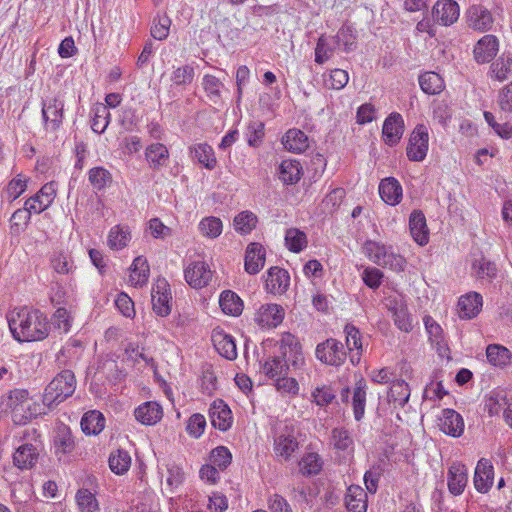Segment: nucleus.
Returning a JSON list of instances; mask_svg holds the SVG:
<instances>
[{
	"mask_svg": "<svg viewBox=\"0 0 512 512\" xmlns=\"http://www.w3.org/2000/svg\"><path fill=\"white\" fill-rule=\"evenodd\" d=\"M10 331L19 342L41 341L49 334L46 315L38 309L21 308L8 319Z\"/></svg>",
	"mask_w": 512,
	"mask_h": 512,
	"instance_id": "obj_1",
	"label": "nucleus"
},
{
	"mask_svg": "<svg viewBox=\"0 0 512 512\" xmlns=\"http://www.w3.org/2000/svg\"><path fill=\"white\" fill-rule=\"evenodd\" d=\"M76 380L71 370L58 373L45 388L43 405L51 408L66 400L75 391Z\"/></svg>",
	"mask_w": 512,
	"mask_h": 512,
	"instance_id": "obj_2",
	"label": "nucleus"
},
{
	"mask_svg": "<svg viewBox=\"0 0 512 512\" xmlns=\"http://www.w3.org/2000/svg\"><path fill=\"white\" fill-rule=\"evenodd\" d=\"M364 250L370 260L375 264L389 268L395 272H402L406 266V260L400 254L393 251L391 246H386L375 241H366Z\"/></svg>",
	"mask_w": 512,
	"mask_h": 512,
	"instance_id": "obj_3",
	"label": "nucleus"
},
{
	"mask_svg": "<svg viewBox=\"0 0 512 512\" xmlns=\"http://www.w3.org/2000/svg\"><path fill=\"white\" fill-rule=\"evenodd\" d=\"M22 439L24 443L17 448L13 455L14 464L20 469L32 468L37 462L41 449L40 434L34 428L27 429L24 431Z\"/></svg>",
	"mask_w": 512,
	"mask_h": 512,
	"instance_id": "obj_4",
	"label": "nucleus"
},
{
	"mask_svg": "<svg viewBox=\"0 0 512 512\" xmlns=\"http://www.w3.org/2000/svg\"><path fill=\"white\" fill-rule=\"evenodd\" d=\"M315 356L323 364L339 367L345 363L347 353L341 341L328 338L317 344Z\"/></svg>",
	"mask_w": 512,
	"mask_h": 512,
	"instance_id": "obj_5",
	"label": "nucleus"
},
{
	"mask_svg": "<svg viewBox=\"0 0 512 512\" xmlns=\"http://www.w3.org/2000/svg\"><path fill=\"white\" fill-rule=\"evenodd\" d=\"M29 392L26 389H14L4 394L0 398V407L4 411L12 413V419L15 424L21 425L23 419L24 407L28 402Z\"/></svg>",
	"mask_w": 512,
	"mask_h": 512,
	"instance_id": "obj_6",
	"label": "nucleus"
},
{
	"mask_svg": "<svg viewBox=\"0 0 512 512\" xmlns=\"http://www.w3.org/2000/svg\"><path fill=\"white\" fill-rule=\"evenodd\" d=\"M428 131L424 125H417L410 135L409 143L406 149L407 157L410 161H423L428 151Z\"/></svg>",
	"mask_w": 512,
	"mask_h": 512,
	"instance_id": "obj_7",
	"label": "nucleus"
},
{
	"mask_svg": "<svg viewBox=\"0 0 512 512\" xmlns=\"http://www.w3.org/2000/svg\"><path fill=\"white\" fill-rule=\"evenodd\" d=\"M153 311L161 317H166L171 313V291L166 279L158 278L153 285L152 292Z\"/></svg>",
	"mask_w": 512,
	"mask_h": 512,
	"instance_id": "obj_8",
	"label": "nucleus"
},
{
	"mask_svg": "<svg viewBox=\"0 0 512 512\" xmlns=\"http://www.w3.org/2000/svg\"><path fill=\"white\" fill-rule=\"evenodd\" d=\"M42 118L47 131H57L64 118V101L58 96L43 101Z\"/></svg>",
	"mask_w": 512,
	"mask_h": 512,
	"instance_id": "obj_9",
	"label": "nucleus"
},
{
	"mask_svg": "<svg viewBox=\"0 0 512 512\" xmlns=\"http://www.w3.org/2000/svg\"><path fill=\"white\" fill-rule=\"evenodd\" d=\"M465 17L468 27L475 31L486 32L492 28V14L481 4L469 6L465 12Z\"/></svg>",
	"mask_w": 512,
	"mask_h": 512,
	"instance_id": "obj_10",
	"label": "nucleus"
},
{
	"mask_svg": "<svg viewBox=\"0 0 512 512\" xmlns=\"http://www.w3.org/2000/svg\"><path fill=\"white\" fill-rule=\"evenodd\" d=\"M209 418L214 428L227 431L233 423V416L229 406L222 399H215L209 407Z\"/></svg>",
	"mask_w": 512,
	"mask_h": 512,
	"instance_id": "obj_11",
	"label": "nucleus"
},
{
	"mask_svg": "<svg viewBox=\"0 0 512 512\" xmlns=\"http://www.w3.org/2000/svg\"><path fill=\"white\" fill-rule=\"evenodd\" d=\"M284 309L278 304H264L255 314V322L261 327H277L284 319Z\"/></svg>",
	"mask_w": 512,
	"mask_h": 512,
	"instance_id": "obj_12",
	"label": "nucleus"
},
{
	"mask_svg": "<svg viewBox=\"0 0 512 512\" xmlns=\"http://www.w3.org/2000/svg\"><path fill=\"white\" fill-rule=\"evenodd\" d=\"M404 133V120L401 114L391 113L384 121L382 128L383 140L393 146L399 142Z\"/></svg>",
	"mask_w": 512,
	"mask_h": 512,
	"instance_id": "obj_13",
	"label": "nucleus"
},
{
	"mask_svg": "<svg viewBox=\"0 0 512 512\" xmlns=\"http://www.w3.org/2000/svg\"><path fill=\"white\" fill-rule=\"evenodd\" d=\"M499 42L494 35H485L474 46V59L478 64L489 63L498 52Z\"/></svg>",
	"mask_w": 512,
	"mask_h": 512,
	"instance_id": "obj_14",
	"label": "nucleus"
},
{
	"mask_svg": "<svg viewBox=\"0 0 512 512\" xmlns=\"http://www.w3.org/2000/svg\"><path fill=\"white\" fill-rule=\"evenodd\" d=\"M187 283L194 288H202L212 277L209 266L203 261L190 264L184 271Z\"/></svg>",
	"mask_w": 512,
	"mask_h": 512,
	"instance_id": "obj_15",
	"label": "nucleus"
},
{
	"mask_svg": "<svg viewBox=\"0 0 512 512\" xmlns=\"http://www.w3.org/2000/svg\"><path fill=\"white\" fill-rule=\"evenodd\" d=\"M459 5L454 0H439L433 7V15L441 25H451L459 18Z\"/></svg>",
	"mask_w": 512,
	"mask_h": 512,
	"instance_id": "obj_16",
	"label": "nucleus"
},
{
	"mask_svg": "<svg viewBox=\"0 0 512 512\" xmlns=\"http://www.w3.org/2000/svg\"><path fill=\"white\" fill-rule=\"evenodd\" d=\"M494 480V468L492 463L485 458H481L475 468L474 486L480 493H487Z\"/></svg>",
	"mask_w": 512,
	"mask_h": 512,
	"instance_id": "obj_17",
	"label": "nucleus"
},
{
	"mask_svg": "<svg viewBox=\"0 0 512 512\" xmlns=\"http://www.w3.org/2000/svg\"><path fill=\"white\" fill-rule=\"evenodd\" d=\"M55 194L53 183H46L34 196L26 200V205H28L30 211L40 214L52 204Z\"/></svg>",
	"mask_w": 512,
	"mask_h": 512,
	"instance_id": "obj_18",
	"label": "nucleus"
},
{
	"mask_svg": "<svg viewBox=\"0 0 512 512\" xmlns=\"http://www.w3.org/2000/svg\"><path fill=\"white\" fill-rule=\"evenodd\" d=\"M440 429L452 437H460L464 432V420L462 416L453 409H444L440 417Z\"/></svg>",
	"mask_w": 512,
	"mask_h": 512,
	"instance_id": "obj_19",
	"label": "nucleus"
},
{
	"mask_svg": "<svg viewBox=\"0 0 512 512\" xmlns=\"http://www.w3.org/2000/svg\"><path fill=\"white\" fill-rule=\"evenodd\" d=\"M266 250L257 242L250 243L245 252V271L257 274L265 264Z\"/></svg>",
	"mask_w": 512,
	"mask_h": 512,
	"instance_id": "obj_20",
	"label": "nucleus"
},
{
	"mask_svg": "<svg viewBox=\"0 0 512 512\" xmlns=\"http://www.w3.org/2000/svg\"><path fill=\"white\" fill-rule=\"evenodd\" d=\"M266 289L273 294H283L290 284V276L285 269L271 267L267 272Z\"/></svg>",
	"mask_w": 512,
	"mask_h": 512,
	"instance_id": "obj_21",
	"label": "nucleus"
},
{
	"mask_svg": "<svg viewBox=\"0 0 512 512\" xmlns=\"http://www.w3.org/2000/svg\"><path fill=\"white\" fill-rule=\"evenodd\" d=\"M467 468L461 463H453L448 469V489L453 495H460L467 484Z\"/></svg>",
	"mask_w": 512,
	"mask_h": 512,
	"instance_id": "obj_22",
	"label": "nucleus"
},
{
	"mask_svg": "<svg viewBox=\"0 0 512 512\" xmlns=\"http://www.w3.org/2000/svg\"><path fill=\"white\" fill-rule=\"evenodd\" d=\"M134 415L137 421L143 425H154L163 416L162 407L155 401H148L138 406Z\"/></svg>",
	"mask_w": 512,
	"mask_h": 512,
	"instance_id": "obj_23",
	"label": "nucleus"
},
{
	"mask_svg": "<svg viewBox=\"0 0 512 512\" xmlns=\"http://www.w3.org/2000/svg\"><path fill=\"white\" fill-rule=\"evenodd\" d=\"M409 228L413 239L421 246L429 241L426 218L422 211L414 210L409 218Z\"/></svg>",
	"mask_w": 512,
	"mask_h": 512,
	"instance_id": "obj_24",
	"label": "nucleus"
},
{
	"mask_svg": "<svg viewBox=\"0 0 512 512\" xmlns=\"http://www.w3.org/2000/svg\"><path fill=\"white\" fill-rule=\"evenodd\" d=\"M282 143L289 152L300 154L309 147V138L302 130L293 128L285 133Z\"/></svg>",
	"mask_w": 512,
	"mask_h": 512,
	"instance_id": "obj_25",
	"label": "nucleus"
},
{
	"mask_svg": "<svg viewBox=\"0 0 512 512\" xmlns=\"http://www.w3.org/2000/svg\"><path fill=\"white\" fill-rule=\"evenodd\" d=\"M345 504L349 512H367V492L358 485L349 486Z\"/></svg>",
	"mask_w": 512,
	"mask_h": 512,
	"instance_id": "obj_26",
	"label": "nucleus"
},
{
	"mask_svg": "<svg viewBox=\"0 0 512 512\" xmlns=\"http://www.w3.org/2000/svg\"><path fill=\"white\" fill-rule=\"evenodd\" d=\"M344 332L346 334V346L350 351V361L353 365H357L360 362L362 353L360 332L351 324H347L345 326Z\"/></svg>",
	"mask_w": 512,
	"mask_h": 512,
	"instance_id": "obj_27",
	"label": "nucleus"
},
{
	"mask_svg": "<svg viewBox=\"0 0 512 512\" xmlns=\"http://www.w3.org/2000/svg\"><path fill=\"white\" fill-rule=\"evenodd\" d=\"M458 307L459 316L461 318L471 319L480 312L482 307V296L476 292L462 296L459 299Z\"/></svg>",
	"mask_w": 512,
	"mask_h": 512,
	"instance_id": "obj_28",
	"label": "nucleus"
},
{
	"mask_svg": "<svg viewBox=\"0 0 512 512\" xmlns=\"http://www.w3.org/2000/svg\"><path fill=\"white\" fill-rule=\"evenodd\" d=\"M379 194L387 204L396 205L402 198V187L395 178H386L380 182Z\"/></svg>",
	"mask_w": 512,
	"mask_h": 512,
	"instance_id": "obj_29",
	"label": "nucleus"
},
{
	"mask_svg": "<svg viewBox=\"0 0 512 512\" xmlns=\"http://www.w3.org/2000/svg\"><path fill=\"white\" fill-rule=\"evenodd\" d=\"M215 349L218 353L228 360H234L237 357V348L234 338L223 332H216L212 336Z\"/></svg>",
	"mask_w": 512,
	"mask_h": 512,
	"instance_id": "obj_30",
	"label": "nucleus"
},
{
	"mask_svg": "<svg viewBox=\"0 0 512 512\" xmlns=\"http://www.w3.org/2000/svg\"><path fill=\"white\" fill-rule=\"evenodd\" d=\"M145 157L152 169L159 170L166 165L169 151L164 144L153 143L146 148Z\"/></svg>",
	"mask_w": 512,
	"mask_h": 512,
	"instance_id": "obj_31",
	"label": "nucleus"
},
{
	"mask_svg": "<svg viewBox=\"0 0 512 512\" xmlns=\"http://www.w3.org/2000/svg\"><path fill=\"white\" fill-rule=\"evenodd\" d=\"M105 427V418L97 410L86 412L81 419V428L86 435H98Z\"/></svg>",
	"mask_w": 512,
	"mask_h": 512,
	"instance_id": "obj_32",
	"label": "nucleus"
},
{
	"mask_svg": "<svg viewBox=\"0 0 512 512\" xmlns=\"http://www.w3.org/2000/svg\"><path fill=\"white\" fill-rule=\"evenodd\" d=\"M302 176V166L298 160L286 159L279 166V178L285 184H295Z\"/></svg>",
	"mask_w": 512,
	"mask_h": 512,
	"instance_id": "obj_33",
	"label": "nucleus"
},
{
	"mask_svg": "<svg viewBox=\"0 0 512 512\" xmlns=\"http://www.w3.org/2000/svg\"><path fill=\"white\" fill-rule=\"evenodd\" d=\"M286 352L282 356L271 357L261 365L262 372L271 379H277L283 375H287L288 364L284 358Z\"/></svg>",
	"mask_w": 512,
	"mask_h": 512,
	"instance_id": "obj_34",
	"label": "nucleus"
},
{
	"mask_svg": "<svg viewBox=\"0 0 512 512\" xmlns=\"http://www.w3.org/2000/svg\"><path fill=\"white\" fill-rule=\"evenodd\" d=\"M366 390V381L363 378H360L355 384L352 397L354 417L357 421H360L365 413Z\"/></svg>",
	"mask_w": 512,
	"mask_h": 512,
	"instance_id": "obj_35",
	"label": "nucleus"
},
{
	"mask_svg": "<svg viewBox=\"0 0 512 512\" xmlns=\"http://www.w3.org/2000/svg\"><path fill=\"white\" fill-rule=\"evenodd\" d=\"M219 304L225 314L238 316L243 310L242 300L231 290H225L221 293Z\"/></svg>",
	"mask_w": 512,
	"mask_h": 512,
	"instance_id": "obj_36",
	"label": "nucleus"
},
{
	"mask_svg": "<svg viewBox=\"0 0 512 512\" xmlns=\"http://www.w3.org/2000/svg\"><path fill=\"white\" fill-rule=\"evenodd\" d=\"M388 401L395 407H404L410 397V389L404 380H395L388 392Z\"/></svg>",
	"mask_w": 512,
	"mask_h": 512,
	"instance_id": "obj_37",
	"label": "nucleus"
},
{
	"mask_svg": "<svg viewBox=\"0 0 512 512\" xmlns=\"http://www.w3.org/2000/svg\"><path fill=\"white\" fill-rule=\"evenodd\" d=\"M419 85L422 91L428 95H435L444 89L442 77L432 71L425 72L419 76Z\"/></svg>",
	"mask_w": 512,
	"mask_h": 512,
	"instance_id": "obj_38",
	"label": "nucleus"
},
{
	"mask_svg": "<svg viewBox=\"0 0 512 512\" xmlns=\"http://www.w3.org/2000/svg\"><path fill=\"white\" fill-rule=\"evenodd\" d=\"M150 268L147 259L138 256L131 266L130 281L136 286H143L149 278Z\"/></svg>",
	"mask_w": 512,
	"mask_h": 512,
	"instance_id": "obj_39",
	"label": "nucleus"
},
{
	"mask_svg": "<svg viewBox=\"0 0 512 512\" xmlns=\"http://www.w3.org/2000/svg\"><path fill=\"white\" fill-rule=\"evenodd\" d=\"M191 154L194 159L203 164L207 169L212 170L216 166V158L212 147L206 143L195 145L191 149Z\"/></svg>",
	"mask_w": 512,
	"mask_h": 512,
	"instance_id": "obj_40",
	"label": "nucleus"
},
{
	"mask_svg": "<svg viewBox=\"0 0 512 512\" xmlns=\"http://www.w3.org/2000/svg\"><path fill=\"white\" fill-rule=\"evenodd\" d=\"M298 448V442L292 435L281 434L274 440V451L276 455L289 459L292 453Z\"/></svg>",
	"mask_w": 512,
	"mask_h": 512,
	"instance_id": "obj_41",
	"label": "nucleus"
},
{
	"mask_svg": "<svg viewBox=\"0 0 512 512\" xmlns=\"http://www.w3.org/2000/svg\"><path fill=\"white\" fill-rule=\"evenodd\" d=\"M512 72V56L501 55L495 62L490 66L491 77L498 81H504L508 78Z\"/></svg>",
	"mask_w": 512,
	"mask_h": 512,
	"instance_id": "obj_42",
	"label": "nucleus"
},
{
	"mask_svg": "<svg viewBox=\"0 0 512 512\" xmlns=\"http://www.w3.org/2000/svg\"><path fill=\"white\" fill-rule=\"evenodd\" d=\"M486 356L492 365L499 367L506 366L511 359L510 351L506 347L497 344H491L487 347Z\"/></svg>",
	"mask_w": 512,
	"mask_h": 512,
	"instance_id": "obj_43",
	"label": "nucleus"
},
{
	"mask_svg": "<svg viewBox=\"0 0 512 512\" xmlns=\"http://www.w3.org/2000/svg\"><path fill=\"white\" fill-rule=\"evenodd\" d=\"M54 445L56 453L67 454L72 452L75 447V442L70 429L63 426L58 429L54 438Z\"/></svg>",
	"mask_w": 512,
	"mask_h": 512,
	"instance_id": "obj_44",
	"label": "nucleus"
},
{
	"mask_svg": "<svg viewBox=\"0 0 512 512\" xmlns=\"http://www.w3.org/2000/svg\"><path fill=\"white\" fill-rule=\"evenodd\" d=\"M80 512H99V503L95 495L88 489H79L75 496Z\"/></svg>",
	"mask_w": 512,
	"mask_h": 512,
	"instance_id": "obj_45",
	"label": "nucleus"
},
{
	"mask_svg": "<svg viewBox=\"0 0 512 512\" xmlns=\"http://www.w3.org/2000/svg\"><path fill=\"white\" fill-rule=\"evenodd\" d=\"M130 239L131 236L128 228L117 225L111 228L107 242L112 250H120L128 245Z\"/></svg>",
	"mask_w": 512,
	"mask_h": 512,
	"instance_id": "obj_46",
	"label": "nucleus"
},
{
	"mask_svg": "<svg viewBox=\"0 0 512 512\" xmlns=\"http://www.w3.org/2000/svg\"><path fill=\"white\" fill-rule=\"evenodd\" d=\"M285 244L291 252L299 253L307 246V236L297 228H289L285 234Z\"/></svg>",
	"mask_w": 512,
	"mask_h": 512,
	"instance_id": "obj_47",
	"label": "nucleus"
},
{
	"mask_svg": "<svg viewBox=\"0 0 512 512\" xmlns=\"http://www.w3.org/2000/svg\"><path fill=\"white\" fill-rule=\"evenodd\" d=\"M131 465V457L125 450H117L109 457V467L115 474L122 475L126 473Z\"/></svg>",
	"mask_w": 512,
	"mask_h": 512,
	"instance_id": "obj_48",
	"label": "nucleus"
},
{
	"mask_svg": "<svg viewBox=\"0 0 512 512\" xmlns=\"http://www.w3.org/2000/svg\"><path fill=\"white\" fill-rule=\"evenodd\" d=\"M392 312L393 320L395 325L404 332L412 330V321L408 313V309L404 304H397L389 307Z\"/></svg>",
	"mask_w": 512,
	"mask_h": 512,
	"instance_id": "obj_49",
	"label": "nucleus"
},
{
	"mask_svg": "<svg viewBox=\"0 0 512 512\" xmlns=\"http://www.w3.org/2000/svg\"><path fill=\"white\" fill-rule=\"evenodd\" d=\"M355 35L354 29L349 25L342 26L336 36L333 37V42L336 47H343V51L350 52L355 48Z\"/></svg>",
	"mask_w": 512,
	"mask_h": 512,
	"instance_id": "obj_50",
	"label": "nucleus"
},
{
	"mask_svg": "<svg viewBox=\"0 0 512 512\" xmlns=\"http://www.w3.org/2000/svg\"><path fill=\"white\" fill-rule=\"evenodd\" d=\"M88 180L96 190H102L112 182V174L104 167H94L89 170Z\"/></svg>",
	"mask_w": 512,
	"mask_h": 512,
	"instance_id": "obj_51",
	"label": "nucleus"
},
{
	"mask_svg": "<svg viewBox=\"0 0 512 512\" xmlns=\"http://www.w3.org/2000/svg\"><path fill=\"white\" fill-rule=\"evenodd\" d=\"M202 85L210 101L216 104L221 100L223 83L220 79L214 75L206 74L203 77Z\"/></svg>",
	"mask_w": 512,
	"mask_h": 512,
	"instance_id": "obj_52",
	"label": "nucleus"
},
{
	"mask_svg": "<svg viewBox=\"0 0 512 512\" xmlns=\"http://www.w3.org/2000/svg\"><path fill=\"white\" fill-rule=\"evenodd\" d=\"M195 76L194 67L191 65H184L181 67H177L173 70L171 74V82L175 86L186 87L190 85Z\"/></svg>",
	"mask_w": 512,
	"mask_h": 512,
	"instance_id": "obj_53",
	"label": "nucleus"
},
{
	"mask_svg": "<svg viewBox=\"0 0 512 512\" xmlns=\"http://www.w3.org/2000/svg\"><path fill=\"white\" fill-rule=\"evenodd\" d=\"M472 268L478 278L487 279L489 282H491L496 277L498 271L496 264L485 258L475 260L473 262Z\"/></svg>",
	"mask_w": 512,
	"mask_h": 512,
	"instance_id": "obj_54",
	"label": "nucleus"
},
{
	"mask_svg": "<svg viewBox=\"0 0 512 512\" xmlns=\"http://www.w3.org/2000/svg\"><path fill=\"white\" fill-rule=\"evenodd\" d=\"M322 460L317 453H308L299 462L303 475H317L322 469Z\"/></svg>",
	"mask_w": 512,
	"mask_h": 512,
	"instance_id": "obj_55",
	"label": "nucleus"
},
{
	"mask_svg": "<svg viewBox=\"0 0 512 512\" xmlns=\"http://www.w3.org/2000/svg\"><path fill=\"white\" fill-rule=\"evenodd\" d=\"M222 221L214 216L206 217L199 223L201 233L209 238H216L222 233Z\"/></svg>",
	"mask_w": 512,
	"mask_h": 512,
	"instance_id": "obj_56",
	"label": "nucleus"
},
{
	"mask_svg": "<svg viewBox=\"0 0 512 512\" xmlns=\"http://www.w3.org/2000/svg\"><path fill=\"white\" fill-rule=\"evenodd\" d=\"M171 19L167 15L155 17L151 27V36L156 40H165L169 35Z\"/></svg>",
	"mask_w": 512,
	"mask_h": 512,
	"instance_id": "obj_57",
	"label": "nucleus"
},
{
	"mask_svg": "<svg viewBox=\"0 0 512 512\" xmlns=\"http://www.w3.org/2000/svg\"><path fill=\"white\" fill-rule=\"evenodd\" d=\"M256 222L257 218L252 212L243 211L234 218V227L236 231L248 234L255 227Z\"/></svg>",
	"mask_w": 512,
	"mask_h": 512,
	"instance_id": "obj_58",
	"label": "nucleus"
},
{
	"mask_svg": "<svg viewBox=\"0 0 512 512\" xmlns=\"http://www.w3.org/2000/svg\"><path fill=\"white\" fill-rule=\"evenodd\" d=\"M109 119L110 113L107 106H97L94 110V117L91 124L92 130L98 134L103 133L109 124Z\"/></svg>",
	"mask_w": 512,
	"mask_h": 512,
	"instance_id": "obj_59",
	"label": "nucleus"
},
{
	"mask_svg": "<svg viewBox=\"0 0 512 512\" xmlns=\"http://www.w3.org/2000/svg\"><path fill=\"white\" fill-rule=\"evenodd\" d=\"M231 460L232 455L225 446H218L211 451L210 462L220 470L226 469L231 464Z\"/></svg>",
	"mask_w": 512,
	"mask_h": 512,
	"instance_id": "obj_60",
	"label": "nucleus"
},
{
	"mask_svg": "<svg viewBox=\"0 0 512 512\" xmlns=\"http://www.w3.org/2000/svg\"><path fill=\"white\" fill-rule=\"evenodd\" d=\"M508 400L502 392H492L485 402V409L490 416L498 415L503 406H508Z\"/></svg>",
	"mask_w": 512,
	"mask_h": 512,
	"instance_id": "obj_61",
	"label": "nucleus"
},
{
	"mask_svg": "<svg viewBox=\"0 0 512 512\" xmlns=\"http://www.w3.org/2000/svg\"><path fill=\"white\" fill-rule=\"evenodd\" d=\"M265 135V127L262 122H252L247 129V142L251 147H258L261 145Z\"/></svg>",
	"mask_w": 512,
	"mask_h": 512,
	"instance_id": "obj_62",
	"label": "nucleus"
},
{
	"mask_svg": "<svg viewBox=\"0 0 512 512\" xmlns=\"http://www.w3.org/2000/svg\"><path fill=\"white\" fill-rule=\"evenodd\" d=\"M26 188L27 179L19 174L17 177L13 178L6 187L5 193L7 195V199L14 201L26 190Z\"/></svg>",
	"mask_w": 512,
	"mask_h": 512,
	"instance_id": "obj_63",
	"label": "nucleus"
},
{
	"mask_svg": "<svg viewBox=\"0 0 512 512\" xmlns=\"http://www.w3.org/2000/svg\"><path fill=\"white\" fill-rule=\"evenodd\" d=\"M331 440L334 448L345 451L353 444L349 432L343 428H334L332 430Z\"/></svg>",
	"mask_w": 512,
	"mask_h": 512,
	"instance_id": "obj_64",
	"label": "nucleus"
}]
</instances>
